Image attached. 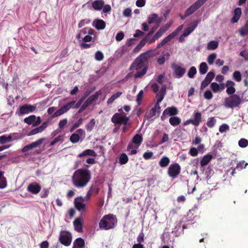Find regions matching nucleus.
<instances>
[{
  "label": "nucleus",
  "instance_id": "obj_56",
  "mask_svg": "<svg viewBox=\"0 0 248 248\" xmlns=\"http://www.w3.org/2000/svg\"><path fill=\"white\" fill-rule=\"evenodd\" d=\"M247 165H248V163H245V161L243 160V161H240L239 162H238L237 164L236 168L237 169H240L242 170L243 169L246 168Z\"/></svg>",
  "mask_w": 248,
  "mask_h": 248
},
{
  "label": "nucleus",
  "instance_id": "obj_47",
  "mask_svg": "<svg viewBox=\"0 0 248 248\" xmlns=\"http://www.w3.org/2000/svg\"><path fill=\"white\" fill-rule=\"evenodd\" d=\"M80 139V136L77 133H74L70 136V140L73 143L78 142Z\"/></svg>",
  "mask_w": 248,
  "mask_h": 248
},
{
  "label": "nucleus",
  "instance_id": "obj_14",
  "mask_svg": "<svg viewBox=\"0 0 248 248\" xmlns=\"http://www.w3.org/2000/svg\"><path fill=\"white\" fill-rule=\"evenodd\" d=\"M178 111L176 108L174 107H168L165 109L161 117L162 120H164L165 115H169L170 116H174L178 114Z\"/></svg>",
  "mask_w": 248,
  "mask_h": 248
},
{
  "label": "nucleus",
  "instance_id": "obj_55",
  "mask_svg": "<svg viewBox=\"0 0 248 248\" xmlns=\"http://www.w3.org/2000/svg\"><path fill=\"white\" fill-rule=\"evenodd\" d=\"M104 55L102 52L97 51L95 54V59L98 61H102L104 59Z\"/></svg>",
  "mask_w": 248,
  "mask_h": 248
},
{
  "label": "nucleus",
  "instance_id": "obj_4",
  "mask_svg": "<svg viewBox=\"0 0 248 248\" xmlns=\"http://www.w3.org/2000/svg\"><path fill=\"white\" fill-rule=\"evenodd\" d=\"M117 223V219L112 214L105 215L99 223V227L101 229L108 230L113 228Z\"/></svg>",
  "mask_w": 248,
  "mask_h": 248
},
{
  "label": "nucleus",
  "instance_id": "obj_57",
  "mask_svg": "<svg viewBox=\"0 0 248 248\" xmlns=\"http://www.w3.org/2000/svg\"><path fill=\"white\" fill-rule=\"evenodd\" d=\"M144 240V234L142 231L140 234L138 235L137 238V244H141Z\"/></svg>",
  "mask_w": 248,
  "mask_h": 248
},
{
  "label": "nucleus",
  "instance_id": "obj_25",
  "mask_svg": "<svg viewBox=\"0 0 248 248\" xmlns=\"http://www.w3.org/2000/svg\"><path fill=\"white\" fill-rule=\"evenodd\" d=\"M241 13V9L240 8H236L234 11V15L231 19V22L233 23H236L239 19Z\"/></svg>",
  "mask_w": 248,
  "mask_h": 248
},
{
  "label": "nucleus",
  "instance_id": "obj_41",
  "mask_svg": "<svg viewBox=\"0 0 248 248\" xmlns=\"http://www.w3.org/2000/svg\"><path fill=\"white\" fill-rule=\"evenodd\" d=\"M128 161V157L125 153L121 154L119 157V163L121 165H124L127 163Z\"/></svg>",
  "mask_w": 248,
  "mask_h": 248
},
{
  "label": "nucleus",
  "instance_id": "obj_50",
  "mask_svg": "<svg viewBox=\"0 0 248 248\" xmlns=\"http://www.w3.org/2000/svg\"><path fill=\"white\" fill-rule=\"evenodd\" d=\"M165 95L161 93H157L156 95V98H157L156 102L155 105L156 107H160L159 103L162 101Z\"/></svg>",
  "mask_w": 248,
  "mask_h": 248
},
{
  "label": "nucleus",
  "instance_id": "obj_27",
  "mask_svg": "<svg viewBox=\"0 0 248 248\" xmlns=\"http://www.w3.org/2000/svg\"><path fill=\"white\" fill-rule=\"evenodd\" d=\"M87 155L96 156L97 155L95 152L92 149H86L84 150L82 153L78 155V157H81Z\"/></svg>",
  "mask_w": 248,
  "mask_h": 248
},
{
  "label": "nucleus",
  "instance_id": "obj_23",
  "mask_svg": "<svg viewBox=\"0 0 248 248\" xmlns=\"http://www.w3.org/2000/svg\"><path fill=\"white\" fill-rule=\"evenodd\" d=\"M82 222L83 219L81 217H78L74 220L73 222L75 229L78 232H80L82 230Z\"/></svg>",
  "mask_w": 248,
  "mask_h": 248
},
{
  "label": "nucleus",
  "instance_id": "obj_13",
  "mask_svg": "<svg viewBox=\"0 0 248 248\" xmlns=\"http://www.w3.org/2000/svg\"><path fill=\"white\" fill-rule=\"evenodd\" d=\"M41 189L40 185L36 182L32 183L29 184L27 187V190L31 193L37 194Z\"/></svg>",
  "mask_w": 248,
  "mask_h": 248
},
{
  "label": "nucleus",
  "instance_id": "obj_22",
  "mask_svg": "<svg viewBox=\"0 0 248 248\" xmlns=\"http://www.w3.org/2000/svg\"><path fill=\"white\" fill-rule=\"evenodd\" d=\"M85 241L81 237L77 238L73 243V248H85Z\"/></svg>",
  "mask_w": 248,
  "mask_h": 248
},
{
  "label": "nucleus",
  "instance_id": "obj_15",
  "mask_svg": "<svg viewBox=\"0 0 248 248\" xmlns=\"http://www.w3.org/2000/svg\"><path fill=\"white\" fill-rule=\"evenodd\" d=\"M48 123V121L44 122L41 126L32 129L28 135L32 136L43 132L47 127Z\"/></svg>",
  "mask_w": 248,
  "mask_h": 248
},
{
  "label": "nucleus",
  "instance_id": "obj_62",
  "mask_svg": "<svg viewBox=\"0 0 248 248\" xmlns=\"http://www.w3.org/2000/svg\"><path fill=\"white\" fill-rule=\"evenodd\" d=\"M213 94L210 90H207L204 93V97L207 100H210L213 98Z\"/></svg>",
  "mask_w": 248,
  "mask_h": 248
},
{
  "label": "nucleus",
  "instance_id": "obj_16",
  "mask_svg": "<svg viewBox=\"0 0 248 248\" xmlns=\"http://www.w3.org/2000/svg\"><path fill=\"white\" fill-rule=\"evenodd\" d=\"M162 20V17H159L156 14H151L147 18L148 23L151 24L155 23V24H159Z\"/></svg>",
  "mask_w": 248,
  "mask_h": 248
},
{
  "label": "nucleus",
  "instance_id": "obj_58",
  "mask_svg": "<svg viewBox=\"0 0 248 248\" xmlns=\"http://www.w3.org/2000/svg\"><path fill=\"white\" fill-rule=\"evenodd\" d=\"M210 87L214 93H217L219 90L220 86L216 82H212Z\"/></svg>",
  "mask_w": 248,
  "mask_h": 248
},
{
  "label": "nucleus",
  "instance_id": "obj_42",
  "mask_svg": "<svg viewBox=\"0 0 248 248\" xmlns=\"http://www.w3.org/2000/svg\"><path fill=\"white\" fill-rule=\"evenodd\" d=\"M12 140V136L9 135L6 137L5 135H3L0 137V143L1 144H4L8 142H10Z\"/></svg>",
  "mask_w": 248,
  "mask_h": 248
},
{
  "label": "nucleus",
  "instance_id": "obj_52",
  "mask_svg": "<svg viewBox=\"0 0 248 248\" xmlns=\"http://www.w3.org/2000/svg\"><path fill=\"white\" fill-rule=\"evenodd\" d=\"M233 78L237 82H239L241 80V74L238 71H235L233 74Z\"/></svg>",
  "mask_w": 248,
  "mask_h": 248
},
{
  "label": "nucleus",
  "instance_id": "obj_38",
  "mask_svg": "<svg viewBox=\"0 0 248 248\" xmlns=\"http://www.w3.org/2000/svg\"><path fill=\"white\" fill-rule=\"evenodd\" d=\"M218 46V42L216 41H211L207 44V49L208 50H215Z\"/></svg>",
  "mask_w": 248,
  "mask_h": 248
},
{
  "label": "nucleus",
  "instance_id": "obj_64",
  "mask_svg": "<svg viewBox=\"0 0 248 248\" xmlns=\"http://www.w3.org/2000/svg\"><path fill=\"white\" fill-rule=\"evenodd\" d=\"M229 129V126L227 124H223L219 128V131L221 133L224 132Z\"/></svg>",
  "mask_w": 248,
  "mask_h": 248
},
{
  "label": "nucleus",
  "instance_id": "obj_59",
  "mask_svg": "<svg viewBox=\"0 0 248 248\" xmlns=\"http://www.w3.org/2000/svg\"><path fill=\"white\" fill-rule=\"evenodd\" d=\"M63 140V135H60L57 137L55 138V139L51 141L50 145L53 146L56 143L60 141H62Z\"/></svg>",
  "mask_w": 248,
  "mask_h": 248
},
{
  "label": "nucleus",
  "instance_id": "obj_51",
  "mask_svg": "<svg viewBox=\"0 0 248 248\" xmlns=\"http://www.w3.org/2000/svg\"><path fill=\"white\" fill-rule=\"evenodd\" d=\"M216 122V120L214 117H210L208 119L206 124L208 127L211 128L213 127Z\"/></svg>",
  "mask_w": 248,
  "mask_h": 248
},
{
  "label": "nucleus",
  "instance_id": "obj_3",
  "mask_svg": "<svg viewBox=\"0 0 248 248\" xmlns=\"http://www.w3.org/2000/svg\"><path fill=\"white\" fill-rule=\"evenodd\" d=\"M111 121L114 124L113 132L116 133L120 129L122 124L127 125L129 121V118L125 114L123 115L119 113H115L112 117Z\"/></svg>",
  "mask_w": 248,
  "mask_h": 248
},
{
  "label": "nucleus",
  "instance_id": "obj_60",
  "mask_svg": "<svg viewBox=\"0 0 248 248\" xmlns=\"http://www.w3.org/2000/svg\"><path fill=\"white\" fill-rule=\"evenodd\" d=\"M90 23V20L88 19H82L78 24V28H80L85 25L88 24Z\"/></svg>",
  "mask_w": 248,
  "mask_h": 248
},
{
  "label": "nucleus",
  "instance_id": "obj_8",
  "mask_svg": "<svg viewBox=\"0 0 248 248\" xmlns=\"http://www.w3.org/2000/svg\"><path fill=\"white\" fill-rule=\"evenodd\" d=\"M36 109V107L35 106L26 104L19 108V112H18V114L19 115H22L25 114L33 112Z\"/></svg>",
  "mask_w": 248,
  "mask_h": 248
},
{
  "label": "nucleus",
  "instance_id": "obj_5",
  "mask_svg": "<svg viewBox=\"0 0 248 248\" xmlns=\"http://www.w3.org/2000/svg\"><path fill=\"white\" fill-rule=\"evenodd\" d=\"M241 99L239 95L233 94L225 99V105L228 108L238 107L241 103Z\"/></svg>",
  "mask_w": 248,
  "mask_h": 248
},
{
  "label": "nucleus",
  "instance_id": "obj_28",
  "mask_svg": "<svg viewBox=\"0 0 248 248\" xmlns=\"http://www.w3.org/2000/svg\"><path fill=\"white\" fill-rule=\"evenodd\" d=\"M174 38V37L173 35H172L171 33H170L167 37H165L162 41L157 45V48H159L163 47L165 44L169 42Z\"/></svg>",
  "mask_w": 248,
  "mask_h": 248
},
{
  "label": "nucleus",
  "instance_id": "obj_46",
  "mask_svg": "<svg viewBox=\"0 0 248 248\" xmlns=\"http://www.w3.org/2000/svg\"><path fill=\"white\" fill-rule=\"evenodd\" d=\"M145 45L144 41L141 40L133 49V52L135 53L139 52Z\"/></svg>",
  "mask_w": 248,
  "mask_h": 248
},
{
  "label": "nucleus",
  "instance_id": "obj_29",
  "mask_svg": "<svg viewBox=\"0 0 248 248\" xmlns=\"http://www.w3.org/2000/svg\"><path fill=\"white\" fill-rule=\"evenodd\" d=\"M212 158L213 156L211 155L208 154L204 155L200 161L201 166L204 167L207 165Z\"/></svg>",
  "mask_w": 248,
  "mask_h": 248
},
{
  "label": "nucleus",
  "instance_id": "obj_20",
  "mask_svg": "<svg viewBox=\"0 0 248 248\" xmlns=\"http://www.w3.org/2000/svg\"><path fill=\"white\" fill-rule=\"evenodd\" d=\"M93 25L97 30H101L105 28L106 23L102 19H96L93 21Z\"/></svg>",
  "mask_w": 248,
  "mask_h": 248
},
{
  "label": "nucleus",
  "instance_id": "obj_1",
  "mask_svg": "<svg viewBox=\"0 0 248 248\" xmlns=\"http://www.w3.org/2000/svg\"><path fill=\"white\" fill-rule=\"evenodd\" d=\"M150 57V52L147 51L141 54L132 63L130 68V70L135 69L138 71L134 74L135 78H140L146 73L148 60Z\"/></svg>",
  "mask_w": 248,
  "mask_h": 248
},
{
  "label": "nucleus",
  "instance_id": "obj_49",
  "mask_svg": "<svg viewBox=\"0 0 248 248\" xmlns=\"http://www.w3.org/2000/svg\"><path fill=\"white\" fill-rule=\"evenodd\" d=\"M143 90H141L140 91V92L138 94V95L137 96V98H136V102H137V104H138V105H140L141 104V101L143 98Z\"/></svg>",
  "mask_w": 248,
  "mask_h": 248
},
{
  "label": "nucleus",
  "instance_id": "obj_30",
  "mask_svg": "<svg viewBox=\"0 0 248 248\" xmlns=\"http://www.w3.org/2000/svg\"><path fill=\"white\" fill-rule=\"evenodd\" d=\"M93 191L94 187L93 186H91L87 192L86 196L85 197L80 196L78 197V199L80 200L81 201H85L86 202L89 201L91 199L92 193H93Z\"/></svg>",
  "mask_w": 248,
  "mask_h": 248
},
{
  "label": "nucleus",
  "instance_id": "obj_43",
  "mask_svg": "<svg viewBox=\"0 0 248 248\" xmlns=\"http://www.w3.org/2000/svg\"><path fill=\"white\" fill-rule=\"evenodd\" d=\"M95 124V121L94 119H92L89 124L86 125V128L88 132H91Z\"/></svg>",
  "mask_w": 248,
  "mask_h": 248
},
{
  "label": "nucleus",
  "instance_id": "obj_63",
  "mask_svg": "<svg viewBox=\"0 0 248 248\" xmlns=\"http://www.w3.org/2000/svg\"><path fill=\"white\" fill-rule=\"evenodd\" d=\"M215 74L212 71H210L206 76L205 79L208 80L210 82H211L213 79L214 78Z\"/></svg>",
  "mask_w": 248,
  "mask_h": 248
},
{
  "label": "nucleus",
  "instance_id": "obj_48",
  "mask_svg": "<svg viewBox=\"0 0 248 248\" xmlns=\"http://www.w3.org/2000/svg\"><path fill=\"white\" fill-rule=\"evenodd\" d=\"M217 55L215 53L210 54L207 57V62L210 65L213 64L214 61L216 59Z\"/></svg>",
  "mask_w": 248,
  "mask_h": 248
},
{
  "label": "nucleus",
  "instance_id": "obj_11",
  "mask_svg": "<svg viewBox=\"0 0 248 248\" xmlns=\"http://www.w3.org/2000/svg\"><path fill=\"white\" fill-rule=\"evenodd\" d=\"M44 140H45L44 138H41V139L38 140H36L35 142H33L30 144L25 146L22 149L21 151L23 153H25V152H28L31 149H32L34 148H36V147L39 146L42 143V142Z\"/></svg>",
  "mask_w": 248,
  "mask_h": 248
},
{
  "label": "nucleus",
  "instance_id": "obj_53",
  "mask_svg": "<svg viewBox=\"0 0 248 248\" xmlns=\"http://www.w3.org/2000/svg\"><path fill=\"white\" fill-rule=\"evenodd\" d=\"M238 145L240 147L245 148L248 145V140L245 139H241L238 142Z\"/></svg>",
  "mask_w": 248,
  "mask_h": 248
},
{
  "label": "nucleus",
  "instance_id": "obj_7",
  "mask_svg": "<svg viewBox=\"0 0 248 248\" xmlns=\"http://www.w3.org/2000/svg\"><path fill=\"white\" fill-rule=\"evenodd\" d=\"M180 166L177 163L171 164L168 170L169 175L172 178L176 177L180 173Z\"/></svg>",
  "mask_w": 248,
  "mask_h": 248
},
{
  "label": "nucleus",
  "instance_id": "obj_19",
  "mask_svg": "<svg viewBox=\"0 0 248 248\" xmlns=\"http://www.w3.org/2000/svg\"><path fill=\"white\" fill-rule=\"evenodd\" d=\"M83 202H85V201H81L78 199V197L75 200V206L76 208L80 212L85 211L86 205L83 203Z\"/></svg>",
  "mask_w": 248,
  "mask_h": 248
},
{
  "label": "nucleus",
  "instance_id": "obj_12",
  "mask_svg": "<svg viewBox=\"0 0 248 248\" xmlns=\"http://www.w3.org/2000/svg\"><path fill=\"white\" fill-rule=\"evenodd\" d=\"M171 68L174 71V74L176 76L177 78H181L186 73V69L178 65L175 63L171 64Z\"/></svg>",
  "mask_w": 248,
  "mask_h": 248
},
{
  "label": "nucleus",
  "instance_id": "obj_2",
  "mask_svg": "<svg viewBox=\"0 0 248 248\" xmlns=\"http://www.w3.org/2000/svg\"><path fill=\"white\" fill-rule=\"evenodd\" d=\"M91 178L89 170L79 169L76 170L72 177L73 185L77 188H83L87 186Z\"/></svg>",
  "mask_w": 248,
  "mask_h": 248
},
{
  "label": "nucleus",
  "instance_id": "obj_10",
  "mask_svg": "<svg viewBox=\"0 0 248 248\" xmlns=\"http://www.w3.org/2000/svg\"><path fill=\"white\" fill-rule=\"evenodd\" d=\"M160 107H156V105H155L153 108L146 112L144 115V120H149L152 119L154 116H155L157 110H158V112H160Z\"/></svg>",
  "mask_w": 248,
  "mask_h": 248
},
{
  "label": "nucleus",
  "instance_id": "obj_31",
  "mask_svg": "<svg viewBox=\"0 0 248 248\" xmlns=\"http://www.w3.org/2000/svg\"><path fill=\"white\" fill-rule=\"evenodd\" d=\"M67 108L65 107V106H63L60 109L57 110L52 116V118H54L55 117H57L62 115L64 113L67 111Z\"/></svg>",
  "mask_w": 248,
  "mask_h": 248
},
{
  "label": "nucleus",
  "instance_id": "obj_34",
  "mask_svg": "<svg viewBox=\"0 0 248 248\" xmlns=\"http://www.w3.org/2000/svg\"><path fill=\"white\" fill-rule=\"evenodd\" d=\"M142 140L143 138L142 135L138 134L135 135L132 139V142L138 145V146L141 144Z\"/></svg>",
  "mask_w": 248,
  "mask_h": 248
},
{
  "label": "nucleus",
  "instance_id": "obj_18",
  "mask_svg": "<svg viewBox=\"0 0 248 248\" xmlns=\"http://www.w3.org/2000/svg\"><path fill=\"white\" fill-rule=\"evenodd\" d=\"M59 241L62 245L69 246L71 243V237L67 234H61Z\"/></svg>",
  "mask_w": 248,
  "mask_h": 248
},
{
  "label": "nucleus",
  "instance_id": "obj_32",
  "mask_svg": "<svg viewBox=\"0 0 248 248\" xmlns=\"http://www.w3.org/2000/svg\"><path fill=\"white\" fill-rule=\"evenodd\" d=\"M197 25V24H193L191 25L190 26H189L188 28L184 30V31L183 33V36H185V37L188 36L189 34H190L196 28Z\"/></svg>",
  "mask_w": 248,
  "mask_h": 248
},
{
  "label": "nucleus",
  "instance_id": "obj_44",
  "mask_svg": "<svg viewBox=\"0 0 248 248\" xmlns=\"http://www.w3.org/2000/svg\"><path fill=\"white\" fill-rule=\"evenodd\" d=\"M171 25V23H167L164 26L161 27L158 31L159 32L160 34L162 36V35L167 31L168 30V29L170 28V26Z\"/></svg>",
  "mask_w": 248,
  "mask_h": 248
},
{
  "label": "nucleus",
  "instance_id": "obj_35",
  "mask_svg": "<svg viewBox=\"0 0 248 248\" xmlns=\"http://www.w3.org/2000/svg\"><path fill=\"white\" fill-rule=\"evenodd\" d=\"M181 122V120L178 117L173 116L171 117L169 119V122L172 126H176L179 125Z\"/></svg>",
  "mask_w": 248,
  "mask_h": 248
},
{
  "label": "nucleus",
  "instance_id": "obj_33",
  "mask_svg": "<svg viewBox=\"0 0 248 248\" xmlns=\"http://www.w3.org/2000/svg\"><path fill=\"white\" fill-rule=\"evenodd\" d=\"M240 36H245L248 35V21L239 30Z\"/></svg>",
  "mask_w": 248,
  "mask_h": 248
},
{
  "label": "nucleus",
  "instance_id": "obj_17",
  "mask_svg": "<svg viewBox=\"0 0 248 248\" xmlns=\"http://www.w3.org/2000/svg\"><path fill=\"white\" fill-rule=\"evenodd\" d=\"M235 83L232 80H227L225 83V86L227 87L226 93L229 95L234 94L236 90L234 87Z\"/></svg>",
  "mask_w": 248,
  "mask_h": 248
},
{
  "label": "nucleus",
  "instance_id": "obj_37",
  "mask_svg": "<svg viewBox=\"0 0 248 248\" xmlns=\"http://www.w3.org/2000/svg\"><path fill=\"white\" fill-rule=\"evenodd\" d=\"M170 162V160L167 156L163 157L159 162V166L162 168H164L168 166Z\"/></svg>",
  "mask_w": 248,
  "mask_h": 248
},
{
  "label": "nucleus",
  "instance_id": "obj_61",
  "mask_svg": "<svg viewBox=\"0 0 248 248\" xmlns=\"http://www.w3.org/2000/svg\"><path fill=\"white\" fill-rule=\"evenodd\" d=\"M7 186V180L6 177L0 179V189H3Z\"/></svg>",
  "mask_w": 248,
  "mask_h": 248
},
{
  "label": "nucleus",
  "instance_id": "obj_6",
  "mask_svg": "<svg viewBox=\"0 0 248 248\" xmlns=\"http://www.w3.org/2000/svg\"><path fill=\"white\" fill-rule=\"evenodd\" d=\"M207 0H197L191 5L185 12V16H188L192 15L196 10L199 9Z\"/></svg>",
  "mask_w": 248,
  "mask_h": 248
},
{
  "label": "nucleus",
  "instance_id": "obj_24",
  "mask_svg": "<svg viewBox=\"0 0 248 248\" xmlns=\"http://www.w3.org/2000/svg\"><path fill=\"white\" fill-rule=\"evenodd\" d=\"M92 7L95 10H101L104 6V1L103 0H96L92 2Z\"/></svg>",
  "mask_w": 248,
  "mask_h": 248
},
{
  "label": "nucleus",
  "instance_id": "obj_54",
  "mask_svg": "<svg viewBox=\"0 0 248 248\" xmlns=\"http://www.w3.org/2000/svg\"><path fill=\"white\" fill-rule=\"evenodd\" d=\"M83 122V119L80 118L78 122L75 123L73 124V125L72 126V127L70 129V131L72 132L76 128H78L80 124H82Z\"/></svg>",
  "mask_w": 248,
  "mask_h": 248
},
{
  "label": "nucleus",
  "instance_id": "obj_40",
  "mask_svg": "<svg viewBox=\"0 0 248 248\" xmlns=\"http://www.w3.org/2000/svg\"><path fill=\"white\" fill-rule=\"evenodd\" d=\"M36 117L35 115H32L28 117H26L24 119V122L28 124H32L36 120Z\"/></svg>",
  "mask_w": 248,
  "mask_h": 248
},
{
  "label": "nucleus",
  "instance_id": "obj_45",
  "mask_svg": "<svg viewBox=\"0 0 248 248\" xmlns=\"http://www.w3.org/2000/svg\"><path fill=\"white\" fill-rule=\"evenodd\" d=\"M197 73V69L195 67L192 66L190 67V68L189 69L188 73H187V76L189 78H193L194 77V76Z\"/></svg>",
  "mask_w": 248,
  "mask_h": 248
},
{
  "label": "nucleus",
  "instance_id": "obj_9",
  "mask_svg": "<svg viewBox=\"0 0 248 248\" xmlns=\"http://www.w3.org/2000/svg\"><path fill=\"white\" fill-rule=\"evenodd\" d=\"M161 36L162 35L157 31L153 36V35H148V33L142 39V40L144 41L145 44H146V43H148L149 44H152L155 42L156 40H158Z\"/></svg>",
  "mask_w": 248,
  "mask_h": 248
},
{
  "label": "nucleus",
  "instance_id": "obj_39",
  "mask_svg": "<svg viewBox=\"0 0 248 248\" xmlns=\"http://www.w3.org/2000/svg\"><path fill=\"white\" fill-rule=\"evenodd\" d=\"M122 94V92H118L113 95H111V96L108 99L107 101V104H112L113 101L118 97H119Z\"/></svg>",
  "mask_w": 248,
  "mask_h": 248
},
{
  "label": "nucleus",
  "instance_id": "obj_26",
  "mask_svg": "<svg viewBox=\"0 0 248 248\" xmlns=\"http://www.w3.org/2000/svg\"><path fill=\"white\" fill-rule=\"evenodd\" d=\"M194 118L192 119V124L195 126H198L202 122V114L200 112L194 113Z\"/></svg>",
  "mask_w": 248,
  "mask_h": 248
},
{
  "label": "nucleus",
  "instance_id": "obj_21",
  "mask_svg": "<svg viewBox=\"0 0 248 248\" xmlns=\"http://www.w3.org/2000/svg\"><path fill=\"white\" fill-rule=\"evenodd\" d=\"M102 94V92L100 90L96 92V93L90 96L86 100V102L90 105L92 104L93 102H95L98 98V97Z\"/></svg>",
  "mask_w": 248,
  "mask_h": 248
},
{
  "label": "nucleus",
  "instance_id": "obj_36",
  "mask_svg": "<svg viewBox=\"0 0 248 248\" xmlns=\"http://www.w3.org/2000/svg\"><path fill=\"white\" fill-rule=\"evenodd\" d=\"M208 67L205 62L201 63L199 66V72L201 75L205 74L208 71Z\"/></svg>",
  "mask_w": 248,
  "mask_h": 248
}]
</instances>
